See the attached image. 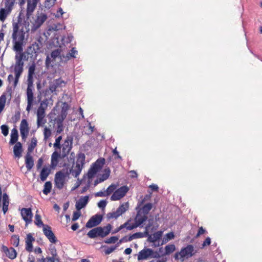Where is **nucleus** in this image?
Here are the masks:
<instances>
[{
    "label": "nucleus",
    "instance_id": "nucleus-35",
    "mask_svg": "<svg viewBox=\"0 0 262 262\" xmlns=\"http://www.w3.org/2000/svg\"><path fill=\"white\" fill-rule=\"evenodd\" d=\"M9 11L4 8L0 9V20L4 22L9 13Z\"/></svg>",
    "mask_w": 262,
    "mask_h": 262
},
{
    "label": "nucleus",
    "instance_id": "nucleus-7",
    "mask_svg": "<svg viewBox=\"0 0 262 262\" xmlns=\"http://www.w3.org/2000/svg\"><path fill=\"white\" fill-rule=\"evenodd\" d=\"M47 19V15L46 14L38 11L32 23V30L34 31L40 28Z\"/></svg>",
    "mask_w": 262,
    "mask_h": 262
},
{
    "label": "nucleus",
    "instance_id": "nucleus-61",
    "mask_svg": "<svg viewBox=\"0 0 262 262\" xmlns=\"http://www.w3.org/2000/svg\"><path fill=\"white\" fill-rule=\"evenodd\" d=\"M88 127H89V130L88 131L87 134L88 135H91V134H92L93 133L94 130L95 126H92L91 125V123L89 122V123Z\"/></svg>",
    "mask_w": 262,
    "mask_h": 262
},
{
    "label": "nucleus",
    "instance_id": "nucleus-40",
    "mask_svg": "<svg viewBox=\"0 0 262 262\" xmlns=\"http://www.w3.org/2000/svg\"><path fill=\"white\" fill-rule=\"evenodd\" d=\"M98 171V170L92 166L88 171V177L89 179H92Z\"/></svg>",
    "mask_w": 262,
    "mask_h": 262
},
{
    "label": "nucleus",
    "instance_id": "nucleus-26",
    "mask_svg": "<svg viewBox=\"0 0 262 262\" xmlns=\"http://www.w3.org/2000/svg\"><path fill=\"white\" fill-rule=\"evenodd\" d=\"M162 234L163 232L162 231H158L149 236L148 241L150 243H155L161 238Z\"/></svg>",
    "mask_w": 262,
    "mask_h": 262
},
{
    "label": "nucleus",
    "instance_id": "nucleus-64",
    "mask_svg": "<svg viewBox=\"0 0 262 262\" xmlns=\"http://www.w3.org/2000/svg\"><path fill=\"white\" fill-rule=\"evenodd\" d=\"M205 230L202 227L199 228V231L196 236L198 237L200 236L201 235L204 234L205 232Z\"/></svg>",
    "mask_w": 262,
    "mask_h": 262
},
{
    "label": "nucleus",
    "instance_id": "nucleus-25",
    "mask_svg": "<svg viewBox=\"0 0 262 262\" xmlns=\"http://www.w3.org/2000/svg\"><path fill=\"white\" fill-rule=\"evenodd\" d=\"M25 164L27 170L30 171L34 165V162L31 154L27 152L25 157Z\"/></svg>",
    "mask_w": 262,
    "mask_h": 262
},
{
    "label": "nucleus",
    "instance_id": "nucleus-8",
    "mask_svg": "<svg viewBox=\"0 0 262 262\" xmlns=\"http://www.w3.org/2000/svg\"><path fill=\"white\" fill-rule=\"evenodd\" d=\"M147 219V216L141 213V210H138L135 219V223L129 227V229H134L141 226Z\"/></svg>",
    "mask_w": 262,
    "mask_h": 262
},
{
    "label": "nucleus",
    "instance_id": "nucleus-41",
    "mask_svg": "<svg viewBox=\"0 0 262 262\" xmlns=\"http://www.w3.org/2000/svg\"><path fill=\"white\" fill-rule=\"evenodd\" d=\"M34 223L39 227H40L41 226H45L41 220L40 216L38 214H35Z\"/></svg>",
    "mask_w": 262,
    "mask_h": 262
},
{
    "label": "nucleus",
    "instance_id": "nucleus-29",
    "mask_svg": "<svg viewBox=\"0 0 262 262\" xmlns=\"http://www.w3.org/2000/svg\"><path fill=\"white\" fill-rule=\"evenodd\" d=\"M18 132L16 129L13 128L11 130V139L10 141V143L11 144H14L15 143H16L17 139H18Z\"/></svg>",
    "mask_w": 262,
    "mask_h": 262
},
{
    "label": "nucleus",
    "instance_id": "nucleus-42",
    "mask_svg": "<svg viewBox=\"0 0 262 262\" xmlns=\"http://www.w3.org/2000/svg\"><path fill=\"white\" fill-rule=\"evenodd\" d=\"M175 249L176 247L173 244L166 245L165 247V254H169L173 252L175 250Z\"/></svg>",
    "mask_w": 262,
    "mask_h": 262
},
{
    "label": "nucleus",
    "instance_id": "nucleus-38",
    "mask_svg": "<svg viewBox=\"0 0 262 262\" xmlns=\"http://www.w3.org/2000/svg\"><path fill=\"white\" fill-rule=\"evenodd\" d=\"M62 139V136H59L55 140V142L53 144V146L55 150H60L61 149L60 141Z\"/></svg>",
    "mask_w": 262,
    "mask_h": 262
},
{
    "label": "nucleus",
    "instance_id": "nucleus-10",
    "mask_svg": "<svg viewBox=\"0 0 262 262\" xmlns=\"http://www.w3.org/2000/svg\"><path fill=\"white\" fill-rule=\"evenodd\" d=\"M103 220V215L96 214L92 216L86 223L85 227L88 228H92L99 225Z\"/></svg>",
    "mask_w": 262,
    "mask_h": 262
},
{
    "label": "nucleus",
    "instance_id": "nucleus-20",
    "mask_svg": "<svg viewBox=\"0 0 262 262\" xmlns=\"http://www.w3.org/2000/svg\"><path fill=\"white\" fill-rule=\"evenodd\" d=\"M24 53H20L16 54L15 57V64L14 69L23 70L24 62L23 61Z\"/></svg>",
    "mask_w": 262,
    "mask_h": 262
},
{
    "label": "nucleus",
    "instance_id": "nucleus-44",
    "mask_svg": "<svg viewBox=\"0 0 262 262\" xmlns=\"http://www.w3.org/2000/svg\"><path fill=\"white\" fill-rule=\"evenodd\" d=\"M77 54V51L75 49V48H72L71 52L67 54V57L68 59L70 58H76V54Z\"/></svg>",
    "mask_w": 262,
    "mask_h": 262
},
{
    "label": "nucleus",
    "instance_id": "nucleus-27",
    "mask_svg": "<svg viewBox=\"0 0 262 262\" xmlns=\"http://www.w3.org/2000/svg\"><path fill=\"white\" fill-rule=\"evenodd\" d=\"M23 151L21 144L18 142H17L13 147V152L16 157L20 158L21 156V152Z\"/></svg>",
    "mask_w": 262,
    "mask_h": 262
},
{
    "label": "nucleus",
    "instance_id": "nucleus-21",
    "mask_svg": "<svg viewBox=\"0 0 262 262\" xmlns=\"http://www.w3.org/2000/svg\"><path fill=\"white\" fill-rule=\"evenodd\" d=\"M66 82L61 78L57 79L50 85V91L52 92L56 91L58 88H61L64 86Z\"/></svg>",
    "mask_w": 262,
    "mask_h": 262
},
{
    "label": "nucleus",
    "instance_id": "nucleus-14",
    "mask_svg": "<svg viewBox=\"0 0 262 262\" xmlns=\"http://www.w3.org/2000/svg\"><path fill=\"white\" fill-rule=\"evenodd\" d=\"M20 132L22 139L25 140L29 133L28 124L25 119H23L21 121L20 125Z\"/></svg>",
    "mask_w": 262,
    "mask_h": 262
},
{
    "label": "nucleus",
    "instance_id": "nucleus-28",
    "mask_svg": "<svg viewBox=\"0 0 262 262\" xmlns=\"http://www.w3.org/2000/svg\"><path fill=\"white\" fill-rule=\"evenodd\" d=\"M3 210L4 213L5 214L8 210V206L9 204V196L6 193H4L3 195Z\"/></svg>",
    "mask_w": 262,
    "mask_h": 262
},
{
    "label": "nucleus",
    "instance_id": "nucleus-37",
    "mask_svg": "<svg viewBox=\"0 0 262 262\" xmlns=\"http://www.w3.org/2000/svg\"><path fill=\"white\" fill-rule=\"evenodd\" d=\"M23 71V70H19V69H14V73L15 74V77L14 81V86H16L18 82V79L19 78L20 76L21 75L22 72Z\"/></svg>",
    "mask_w": 262,
    "mask_h": 262
},
{
    "label": "nucleus",
    "instance_id": "nucleus-13",
    "mask_svg": "<svg viewBox=\"0 0 262 262\" xmlns=\"http://www.w3.org/2000/svg\"><path fill=\"white\" fill-rule=\"evenodd\" d=\"M21 215L25 221L26 225L31 222L33 214L30 208H22L21 209Z\"/></svg>",
    "mask_w": 262,
    "mask_h": 262
},
{
    "label": "nucleus",
    "instance_id": "nucleus-18",
    "mask_svg": "<svg viewBox=\"0 0 262 262\" xmlns=\"http://www.w3.org/2000/svg\"><path fill=\"white\" fill-rule=\"evenodd\" d=\"M66 117V116H59V118L55 120V127L57 134H60L63 130V121Z\"/></svg>",
    "mask_w": 262,
    "mask_h": 262
},
{
    "label": "nucleus",
    "instance_id": "nucleus-3",
    "mask_svg": "<svg viewBox=\"0 0 262 262\" xmlns=\"http://www.w3.org/2000/svg\"><path fill=\"white\" fill-rule=\"evenodd\" d=\"M112 228V226L110 224L103 227H95L89 231L87 233V235L91 238H95L98 236L103 238L107 236L110 233Z\"/></svg>",
    "mask_w": 262,
    "mask_h": 262
},
{
    "label": "nucleus",
    "instance_id": "nucleus-16",
    "mask_svg": "<svg viewBox=\"0 0 262 262\" xmlns=\"http://www.w3.org/2000/svg\"><path fill=\"white\" fill-rule=\"evenodd\" d=\"M154 252L153 250L149 248H146L142 250L139 252L138 255V260L147 259L149 257L152 255Z\"/></svg>",
    "mask_w": 262,
    "mask_h": 262
},
{
    "label": "nucleus",
    "instance_id": "nucleus-24",
    "mask_svg": "<svg viewBox=\"0 0 262 262\" xmlns=\"http://www.w3.org/2000/svg\"><path fill=\"white\" fill-rule=\"evenodd\" d=\"M35 241V238L32 236L31 233L27 235L26 238V250L28 252H31L33 250L32 242Z\"/></svg>",
    "mask_w": 262,
    "mask_h": 262
},
{
    "label": "nucleus",
    "instance_id": "nucleus-46",
    "mask_svg": "<svg viewBox=\"0 0 262 262\" xmlns=\"http://www.w3.org/2000/svg\"><path fill=\"white\" fill-rule=\"evenodd\" d=\"M116 189V186L115 184H111L108 187L106 190V193L107 195L111 194L112 192L115 191Z\"/></svg>",
    "mask_w": 262,
    "mask_h": 262
},
{
    "label": "nucleus",
    "instance_id": "nucleus-54",
    "mask_svg": "<svg viewBox=\"0 0 262 262\" xmlns=\"http://www.w3.org/2000/svg\"><path fill=\"white\" fill-rule=\"evenodd\" d=\"M43 192L46 195H47L49 193V181L46 182Z\"/></svg>",
    "mask_w": 262,
    "mask_h": 262
},
{
    "label": "nucleus",
    "instance_id": "nucleus-48",
    "mask_svg": "<svg viewBox=\"0 0 262 262\" xmlns=\"http://www.w3.org/2000/svg\"><path fill=\"white\" fill-rule=\"evenodd\" d=\"M2 129V134L5 136H7L9 133V128L8 126L6 125H2L1 127Z\"/></svg>",
    "mask_w": 262,
    "mask_h": 262
},
{
    "label": "nucleus",
    "instance_id": "nucleus-1",
    "mask_svg": "<svg viewBox=\"0 0 262 262\" xmlns=\"http://www.w3.org/2000/svg\"><path fill=\"white\" fill-rule=\"evenodd\" d=\"M64 28L63 24L57 23L50 26V33L53 32L54 37L50 40V48L52 47H58V49L53 51L51 53V56L53 59H58L59 62L62 60L61 53L64 49L66 44L64 37L60 35L61 32Z\"/></svg>",
    "mask_w": 262,
    "mask_h": 262
},
{
    "label": "nucleus",
    "instance_id": "nucleus-58",
    "mask_svg": "<svg viewBox=\"0 0 262 262\" xmlns=\"http://www.w3.org/2000/svg\"><path fill=\"white\" fill-rule=\"evenodd\" d=\"M63 14V10L61 8H59L58 10L57 11V13L56 14H54V16H55V17L59 18V17H62Z\"/></svg>",
    "mask_w": 262,
    "mask_h": 262
},
{
    "label": "nucleus",
    "instance_id": "nucleus-56",
    "mask_svg": "<svg viewBox=\"0 0 262 262\" xmlns=\"http://www.w3.org/2000/svg\"><path fill=\"white\" fill-rule=\"evenodd\" d=\"M211 244V239L210 237H207L205 240L204 241L202 245V248H203L206 246H209Z\"/></svg>",
    "mask_w": 262,
    "mask_h": 262
},
{
    "label": "nucleus",
    "instance_id": "nucleus-43",
    "mask_svg": "<svg viewBox=\"0 0 262 262\" xmlns=\"http://www.w3.org/2000/svg\"><path fill=\"white\" fill-rule=\"evenodd\" d=\"M6 98L5 95H2L0 97V113L2 112L5 107Z\"/></svg>",
    "mask_w": 262,
    "mask_h": 262
},
{
    "label": "nucleus",
    "instance_id": "nucleus-50",
    "mask_svg": "<svg viewBox=\"0 0 262 262\" xmlns=\"http://www.w3.org/2000/svg\"><path fill=\"white\" fill-rule=\"evenodd\" d=\"M107 204V201L106 200H101L98 203V206L102 210L105 208Z\"/></svg>",
    "mask_w": 262,
    "mask_h": 262
},
{
    "label": "nucleus",
    "instance_id": "nucleus-5",
    "mask_svg": "<svg viewBox=\"0 0 262 262\" xmlns=\"http://www.w3.org/2000/svg\"><path fill=\"white\" fill-rule=\"evenodd\" d=\"M85 156L84 154L80 153L78 155L75 168L70 170V172L74 177H77L81 173L85 163Z\"/></svg>",
    "mask_w": 262,
    "mask_h": 262
},
{
    "label": "nucleus",
    "instance_id": "nucleus-36",
    "mask_svg": "<svg viewBox=\"0 0 262 262\" xmlns=\"http://www.w3.org/2000/svg\"><path fill=\"white\" fill-rule=\"evenodd\" d=\"M37 145V140L36 138H32L31 140V143L28 147V152L30 154L32 152Z\"/></svg>",
    "mask_w": 262,
    "mask_h": 262
},
{
    "label": "nucleus",
    "instance_id": "nucleus-9",
    "mask_svg": "<svg viewBox=\"0 0 262 262\" xmlns=\"http://www.w3.org/2000/svg\"><path fill=\"white\" fill-rule=\"evenodd\" d=\"M129 189L127 186H123L116 190L111 197L112 201H117L124 197Z\"/></svg>",
    "mask_w": 262,
    "mask_h": 262
},
{
    "label": "nucleus",
    "instance_id": "nucleus-60",
    "mask_svg": "<svg viewBox=\"0 0 262 262\" xmlns=\"http://www.w3.org/2000/svg\"><path fill=\"white\" fill-rule=\"evenodd\" d=\"M150 224H148V225H147L146 227H145V230L144 231V232L143 233H144V237H149V236H150V235H149V232H148V229H149V228L150 227Z\"/></svg>",
    "mask_w": 262,
    "mask_h": 262
},
{
    "label": "nucleus",
    "instance_id": "nucleus-53",
    "mask_svg": "<svg viewBox=\"0 0 262 262\" xmlns=\"http://www.w3.org/2000/svg\"><path fill=\"white\" fill-rule=\"evenodd\" d=\"M81 215V213L79 211L74 212L73 217H72V221H75L77 220L79 217H80Z\"/></svg>",
    "mask_w": 262,
    "mask_h": 262
},
{
    "label": "nucleus",
    "instance_id": "nucleus-11",
    "mask_svg": "<svg viewBox=\"0 0 262 262\" xmlns=\"http://www.w3.org/2000/svg\"><path fill=\"white\" fill-rule=\"evenodd\" d=\"M66 174L64 172L59 171L57 172L55 177V183L56 186L59 189H61L64 183Z\"/></svg>",
    "mask_w": 262,
    "mask_h": 262
},
{
    "label": "nucleus",
    "instance_id": "nucleus-23",
    "mask_svg": "<svg viewBox=\"0 0 262 262\" xmlns=\"http://www.w3.org/2000/svg\"><path fill=\"white\" fill-rule=\"evenodd\" d=\"M2 249L9 258L13 259L16 257L17 253L13 248H8L7 247L3 246Z\"/></svg>",
    "mask_w": 262,
    "mask_h": 262
},
{
    "label": "nucleus",
    "instance_id": "nucleus-39",
    "mask_svg": "<svg viewBox=\"0 0 262 262\" xmlns=\"http://www.w3.org/2000/svg\"><path fill=\"white\" fill-rule=\"evenodd\" d=\"M19 238L18 235H13L11 238V243L15 247H17L19 245Z\"/></svg>",
    "mask_w": 262,
    "mask_h": 262
},
{
    "label": "nucleus",
    "instance_id": "nucleus-17",
    "mask_svg": "<svg viewBox=\"0 0 262 262\" xmlns=\"http://www.w3.org/2000/svg\"><path fill=\"white\" fill-rule=\"evenodd\" d=\"M89 201V195L81 196L76 203L75 207L77 210L80 211L82 208H84L88 203Z\"/></svg>",
    "mask_w": 262,
    "mask_h": 262
},
{
    "label": "nucleus",
    "instance_id": "nucleus-30",
    "mask_svg": "<svg viewBox=\"0 0 262 262\" xmlns=\"http://www.w3.org/2000/svg\"><path fill=\"white\" fill-rule=\"evenodd\" d=\"M105 159L104 158L98 159L93 164V166L98 171L101 169L104 164Z\"/></svg>",
    "mask_w": 262,
    "mask_h": 262
},
{
    "label": "nucleus",
    "instance_id": "nucleus-51",
    "mask_svg": "<svg viewBox=\"0 0 262 262\" xmlns=\"http://www.w3.org/2000/svg\"><path fill=\"white\" fill-rule=\"evenodd\" d=\"M56 242H58V240L54 233L50 230V243H56Z\"/></svg>",
    "mask_w": 262,
    "mask_h": 262
},
{
    "label": "nucleus",
    "instance_id": "nucleus-32",
    "mask_svg": "<svg viewBox=\"0 0 262 262\" xmlns=\"http://www.w3.org/2000/svg\"><path fill=\"white\" fill-rule=\"evenodd\" d=\"M152 207V205L151 203H147L144 205L142 208L139 210H141V213L143 214H145L146 215L149 213L150 210L151 209Z\"/></svg>",
    "mask_w": 262,
    "mask_h": 262
},
{
    "label": "nucleus",
    "instance_id": "nucleus-31",
    "mask_svg": "<svg viewBox=\"0 0 262 262\" xmlns=\"http://www.w3.org/2000/svg\"><path fill=\"white\" fill-rule=\"evenodd\" d=\"M128 202L123 203L117 209V213L121 215L128 209Z\"/></svg>",
    "mask_w": 262,
    "mask_h": 262
},
{
    "label": "nucleus",
    "instance_id": "nucleus-59",
    "mask_svg": "<svg viewBox=\"0 0 262 262\" xmlns=\"http://www.w3.org/2000/svg\"><path fill=\"white\" fill-rule=\"evenodd\" d=\"M110 170H108L107 171H105V172L104 173H103L101 177H100V178L103 180V181H105L106 180V179H108V178L109 177V176H110Z\"/></svg>",
    "mask_w": 262,
    "mask_h": 262
},
{
    "label": "nucleus",
    "instance_id": "nucleus-49",
    "mask_svg": "<svg viewBox=\"0 0 262 262\" xmlns=\"http://www.w3.org/2000/svg\"><path fill=\"white\" fill-rule=\"evenodd\" d=\"M118 239V237L116 236H112L110 238L107 239L105 243L107 244H112L116 243Z\"/></svg>",
    "mask_w": 262,
    "mask_h": 262
},
{
    "label": "nucleus",
    "instance_id": "nucleus-12",
    "mask_svg": "<svg viewBox=\"0 0 262 262\" xmlns=\"http://www.w3.org/2000/svg\"><path fill=\"white\" fill-rule=\"evenodd\" d=\"M72 139L69 140V139H66L63 144L62 145V149L58 150L59 152H60L61 157L64 158L69 153L72 148Z\"/></svg>",
    "mask_w": 262,
    "mask_h": 262
},
{
    "label": "nucleus",
    "instance_id": "nucleus-19",
    "mask_svg": "<svg viewBox=\"0 0 262 262\" xmlns=\"http://www.w3.org/2000/svg\"><path fill=\"white\" fill-rule=\"evenodd\" d=\"M63 158L61 157L60 152H59L58 150L55 151L52 154L51 156V162L50 164V168H54L56 167L58 163L59 159Z\"/></svg>",
    "mask_w": 262,
    "mask_h": 262
},
{
    "label": "nucleus",
    "instance_id": "nucleus-33",
    "mask_svg": "<svg viewBox=\"0 0 262 262\" xmlns=\"http://www.w3.org/2000/svg\"><path fill=\"white\" fill-rule=\"evenodd\" d=\"M35 70V65L34 64H32L30 66L28 71V80L29 82H31L33 79V75L34 74Z\"/></svg>",
    "mask_w": 262,
    "mask_h": 262
},
{
    "label": "nucleus",
    "instance_id": "nucleus-34",
    "mask_svg": "<svg viewBox=\"0 0 262 262\" xmlns=\"http://www.w3.org/2000/svg\"><path fill=\"white\" fill-rule=\"evenodd\" d=\"M49 174V170L47 168H43L40 173V178L42 181H45Z\"/></svg>",
    "mask_w": 262,
    "mask_h": 262
},
{
    "label": "nucleus",
    "instance_id": "nucleus-63",
    "mask_svg": "<svg viewBox=\"0 0 262 262\" xmlns=\"http://www.w3.org/2000/svg\"><path fill=\"white\" fill-rule=\"evenodd\" d=\"M95 196H100V197H103L105 196H107L106 195V192H103V191H99L95 193Z\"/></svg>",
    "mask_w": 262,
    "mask_h": 262
},
{
    "label": "nucleus",
    "instance_id": "nucleus-2",
    "mask_svg": "<svg viewBox=\"0 0 262 262\" xmlns=\"http://www.w3.org/2000/svg\"><path fill=\"white\" fill-rule=\"evenodd\" d=\"M196 252L194 247L192 245H188L185 247H183L180 251L177 252L174 254V258L175 260L180 259L181 261H184L189 258L193 256Z\"/></svg>",
    "mask_w": 262,
    "mask_h": 262
},
{
    "label": "nucleus",
    "instance_id": "nucleus-62",
    "mask_svg": "<svg viewBox=\"0 0 262 262\" xmlns=\"http://www.w3.org/2000/svg\"><path fill=\"white\" fill-rule=\"evenodd\" d=\"M132 240H133V239L130 238V236H125L123 237V238H122L120 240V243L130 242Z\"/></svg>",
    "mask_w": 262,
    "mask_h": 262
},
{
    "label": "nucleus",
    "instance_id": "nucleus-22",
    "mask_svg": "<svg viewBox=\"0 0 262 262\" xmlns=\"http://www.w3.org/2000/svg\"><path fill=\"white\" fill-rule=\"evenodd\" d=\"M27 95L28 101L27 110H29L32 105V102L33 100V93L32 91V86L30 85V84L28 85L27 89Z\"/></svg>",
    "mask_w": 262,
    "mask_h": 262
},
{
    "label": "nucleus",
    "instance_id": "nucleus-57",
    "mask_svg": "<svg viewBox=\"0 0 262 262\" xmlns=\"http://www.w3.org/2000/svg\"><path fill=\"white\" fill-rule=\"evenodd\" d=\"M116 248V246H111L110 247H108L107 249L105 250V254H111L115 250Z\"/></svg>",
    "mask_w": 262,
    "mask_h": 262
},
{
    "label": "nucleus",
    "instance_id": "nucleus-6",
    "mask_svg": "<svg viewBox=\"0 0 262 262\" xmlns=\"http://www.w3.org/2000/svg\"><path fill=\"white\" fill-rule=\"evenodd\" d=\"M70 107V105L67 102H58L56 106L50 112V115H67Z\"/></svg>",
    "mask_w": 262,
    "mask_h": 262
},
{
    "label": "nucleus",
    "instance_id": "nucleus-55",
    "mask_svg": "<svg viewBox=\"0 0 262 262\" xmlns=\"http://www.w3.org/2000/svg\"><path fill=\"white\" fill-rule=\"evenodd\" d=\"M150 197V195H146L144 196V198L141 201L138 203V206L136 207V210H138V208H139L146 200L149 199Z\"/></svg>",
    "mask_w": 262,
    "mask_h": 262
},
{
    "label": "nucleus",
    "instance_id": "nucleus-15",
    "mask_svg": "<svg viewBox=\"0 0 262 262\" xmlns=\"http://www.w3.org/2000/svg\"><path fill=\"white\" fill-rule=\"evenodd\" d=\"M39 0H27V9L26 15L29 18L36 7Z\"/></svg>",
    "mask_w": 262,
    "mask_h": 262
},
{
    "label": "nucleus",
    "instance_id": "nucleus-4",
    "mask_svg": "<svg viewBox=\"0 0 262 262\" xmlns=\"http://www.w3.org/2000/svg\"><path fill=\"white\" fill-rule=\"evenodd\" d=\"M19 26L17 23L13 24L12 39L14 42V49L16 51H21L23 49L20 41L24 39L22 32H19Z\"/></svg>",
    "mask_w": 262,
    "mask_h": 262
},
{
    "label": "nucleus",
    "instance_id": "nucleus-52",
    "mask_svg": "<svg viewBox=\"0 0 262 262\" xmlns=\"http://www.w3.org/2000/svg\"><path fill=\"white\" fill-rule=\"evenodd\" d=\"M50 254L52 255L51 257L53 258H59L57 254L56 250L55 247L50 248Z\"/></svg>",
    "mask_w": 262,
    "mask_h": 262
},
{
    "label": "nucleus",
    "instance_id": "nucleus-47",
    "mask_svg": "<svg viewBox=\"0 0 262 262\" xmlns=\"http://www.w3.org/2000/svg\"><path fill=\"white\" fill-rule=\"evenodd\" d=\"M144 237V233L142 232H136L131 235H130V239L140 238Z\"/></svg>",
    "mask_w": 262,
    "mask_h": 262
},
{
    "label": "nucleus",
    "instance_id": "nucleus-45",
    "mask_svg": "<svg viewBox=\"0 0 262 262\" xmlns=\"http://www.w3.org/2000/svg\"><path fill=\"white\" fill-rule=\"evenodd\" d=\"M120 214H119L117 213V210H116L115 211L110 212L107 214V218L108 219H117L118 217Z\"/></svg>",
    "mask_w": 262,
    "mask_h": 262
}]
</instances>
